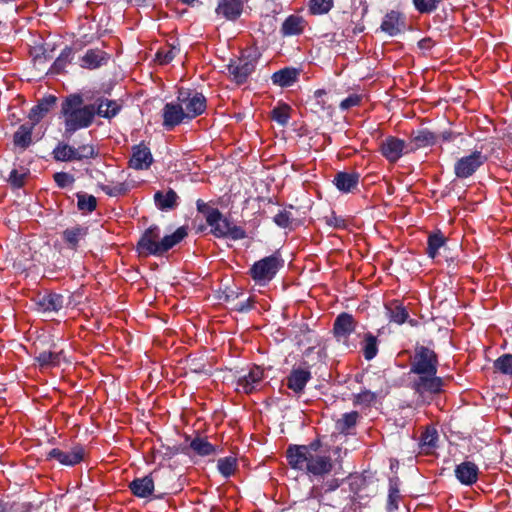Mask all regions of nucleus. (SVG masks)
Masks as SVG:
<instances>
[{
    "instance_id": "f257e3e1",
    "label": "nucleus",
    "mask_w": 512,
    "mask_h": 512,
    "mask_svg": "<svg viewBox=\"0 0 512 512\" xmlns=\"http://www.w3.org/2000/svg\"><path fill=\"white\" fill-rule=\"evenodd\" d=\"M287 462L292 469L302 471L310 477L322 479L310 490V497L322 501L324 495L337 490L341 481L329 477L335 470V463L328 451L322 449L321 442L314 440L308 445H290L286 451Z\"/></svg>"
},
{
    "instance_id": "f03ea898",
    "label": "nucleus",
    "mask_w": 512,
    "mask_h": 512,
    "mask_svg": "<svg viewBox=\"0 0 512 512\" xmlns=\"http://www.w3.org/2000/svg\"><path fill=\"white\" fill-rule=\"evenodd\" d=\"M61 114L64 117L63 136L70 139L73 134L88 128L95 118V104H84L80 94H70L61 103Z\"/></svg>"
},
{
    "instance_id": "7ed1b4c3",
    "label": "nucleus",
    "mask_w": 512,
    "mask_h": 512,
    "mask_svg": "<svg viewBox=\"0 0 512 512\" xmlns=\"http://www.w3.org/2000/svg\"><path fill=\"white\" fill-rule=\"evenodd\" d=\"M187 236L185 227H179L173 234L160 239L158 226L149 227L137 243V250L141 255L161 256L173 248Z\"/></svg>"
},
{
    "instance_id": "20e7f679",
    "label": "nucleus",
    "mask_w": 512,
    "mask_h": 512,
    "mask_svg": "<svg viewBox=\"0 0 512 512\" xmlns=\"http://www.w3.org/2000/svg\"><path fill=\"white\" fill-rule=\"evenodd\" d=\"M98 154V150L92 144H83L76 148L64 141H60L52 151L54 160L58 162L94 159Z\"/></svg>"
},
{
    "instance_id": "39448f33",
    "label": "nucleus",
    "mask_w": 512,
    "mask_h": 512,
    "mask_svg": "<svg viewBox=\"0 0 512 512\" xmlns=\"http://www.w3.org/2000/svg\"><path fill=\"white\" fill-rule=\"evenodd\" d=\"M258 56L254 49L248 48L241 51L240 56L231 60L228 69L232 81L237 85L245 83L248 77L254 72Z\"/></svg>"
},
{
    "instance_id": "423d86ee",
    "label": "nucleus",
    "mask_w": 512,
    "mask_h": 512,
    "mask_svg": "<svg viewBox=\"0 0 512 512\" xmlns=\"http://www.w3.org/2000/svg\"><path fill=\"white\" fill-rule=\"evenodd\" d=\"M282 265L283 260L275 253L255 262L250 269V275L255 282L265 285L275 277Z\"/></svg>"
},
{
    "instance_id": "0eeeda50",
    "label": "nucleus",
    "mask_w": 512,
    "mask_h": 512,
    "mask_svg": "<svg viewBox=\"0 0 512 512\" xmlns=\"http://www.w3.org/2000/svg\"><path fill=\"white\" fill-rule=\"evenodd\" d=\"M437 366L438 357L433 350L425 346L416 347L410 368L412 373L435 375Z\"/></svg>"
},
{
    "instance_id": "6e6552de",
    "label": "nucleus",
    "mask_w": 512,
    "mask_h": 512,
    "mask_svg": "<svg viewBox=\"0 0 512 512\" xmlns=\"http://www.w3.org/2000/svg\"><path fill=\"white\" fill-rule=\"evenodd\" d=\"M487 159V156L482 151H473L455 162L454 174L459 179L469 178L486 163Z\"/></svg>"
},
{
    "instance_id": "1a4fd4ad",
    "label": "nucleus",
    "mask_w": 512,
    "mask_h": 512,
    "mask_svg": "<svg viewBox=\"0 0 512 512\" xmlns=\"http://www.w3.org/2000/svg\"><path fill=\"white\" fill-rule=\"evenodd\" d=\"M381 155L389 162L396 163L404 154L409 152L408 145L403 139L388 136L379 145Z\"/></svg>"
},
{
    "instance_id": "9d476101",
    "label": "nucleus",
    "mask_w": 512,
    "mask_h": 512,
    "mask_svg": "<svg viewBox=\"0 0 512 512\" xmlns=\"http://www.w3.org/2000/svg\"><path fill=\"white\" fill-rule=\"evenodd\" d=\"M197 210L206 219L210 232L218 238L224 237V230L220 226L222 213L214 206L212 202L197 201Z\"/></svg>"
},
{
    "instance_id": "9b49d317",
    "label": "nucleus",
    "mask_w": 512,
    "mask_h": 512,
    "mask_svg": "<svg viewBox=\"0 0 512 512\" xmlns=\"http://www.w3.org/2000/svg\"><path fill=\"white\" fill-rule=\"evenodd\" d=\"M264 371L259 366L252 367L247 374L240 376L236 381L235 390L238 393L250 394L261 388Z\"/></svg>"
},
{
    "instance_id": "f8f14e48",
    "label": "nucleus",
    "mask_w": 512,
    "mask_h": 512,
    "mask_svg": "<svg viewBox=\"0 0 512 512\" xmlns=\"http://www.w3.org/2000/svg\"><path fill=\"white\" fill-rule=\"evenodd\" d=\"M178 100L183 106L186 118L192 119L202 114L206 108V99L202 94L195 93L191 96L190 93L180 91Z\"/></svg>"
},
{
    "instance_id": "ddd939ff",
    "label": "nucleus",
    "mask_w": 512,
    "mask_h": 512,
    "mask_svg": "<svg viewBox=\"0 0 512 512\" xmlns=\"http://www.w3.org/2000/svg\"><path fill=\"white\" fill-rule=\"evenodd\" d=\"M85 449L81 445L73 446L69 451L53 448L48 453V459H55L62 465L74 466L80 463L85 457Z\"/></svg>"
},
{
    "instance_id": "4468645a",
    "label": "nucleus",
    "mask_w": 512,
    "mask_h": 512,
    "mask_svg": "<svg viewBox=\"0 0 512 512\" xmlns=\"http://www.w3.org/2000/svg\"><path fill=\"white\" fill-rule=\"evenodd\" d=\"M444 380L440 377L430 374L418 375L413 382V389L421 396L426 394H439L442 391Z\"/></svg>"
},
{
    "instance_id": "2eb2a0df",
    "label": "nucleus",
    "mask_w": 512,
    "mask_h": 512,
    "mask_svg": "<svg viewBox=\"0 0 512 512\" xmlns=\"http://www.w3.org/2000/svg\"><path fill=\"white\" fill-rule=\"evenodd\" d=\"M357 322L351 314L341 313L339 314L333 325V332L335 337L340 339H347L351 333L355 331Z\"/></svg>"
},
{
    "instance_id": "dca6fc26",
    "label": "nucleus",
    "mask_w": 512,
    "mask_h": 512,
    "mask_svg": "<svg viewBox=\"0 0 512 512\" xmlns=\"http://www.w3.org/2000/svg\"><path fill=\"white\" fill-rule=\"evenodd\" d=\"M405 18L397 11L388 12L381 23V30L389 36H396L405 30Z\"/></svg>"
},
{
    "instance_id": "f3484780",
    "label": "nucleus",
    "mask_w": 512,
    "mask_h": 512,
    "mask_svg": "<svg viewBox=\"0 0 512 512\" xmlns=\"http://www.w3.org/2000/svg\"><path fill=\"white\" fill-rule=\"evenodd\" d=\"M454 472L457 480L466 486H471L476 483L479 476L478 466L470 461H465L457 465Z\"/></svg>"
},
{
    "instance_id": "a211bd4d",
    "label": "nucleus",
    "mask_w": 512,
    "mask_h": 512,
    "mask_svg": "<svg viewBox=\"0 0 512 512\" xmlns=\"http://www.w3.org/2000/svg\"><path fill=\"white\" fill-rule=\"evenodd\" d=\"M110 59V54L99 48L88 49L81 58V67L86 69H97L106 65Z\"/></svg>"
},
{
    "instance_id": "6ab92c4d",
    "label": "nucleus",
    "mask_w": 512,
    "mask_h": 512,
    "mask_svg": "<svg viewBox=\"0 0 512 512\" xmlns=\"http://www.w3.org/2000/svg\"><path fill=\"white\" fill-rule=\"evenodd\" d=\"M35 303L41 312H58L63 308L64 298L56 293L39 294L35 299Z\"/></svg>"
},
{
    "instance_id": "aec40b11",
    "label": "nucleus",
    "mask_w": 512,
    "mask_h": 512,
    "mask_svg": "<svg viewBox=\"0 0 512 512\" xmlns=\"http://www.w3.org/2000/svg\"><path fill=\"white\" fill-rule=\"evenodd\" d=\"M153 157L150 149L143 144L133 147L132 157L129 161L130 167L136 170H143L150 167Z\"/></svg>"
},
{
    "instance_id": "412c9836",
    "label": "nucleus",
    "mask_w": 512,
    "mask_h": 512,
    "mask_svg": "<svg viewBox=\"0 0 512 512\" xmlns=\"http://www.w3.org/2000/svg\"><path fill=\"white\" fill-rule=\"evenodd\" d=\"M154 474L155 472L141 478H135L129 484V488L133 495L139 498H147L151 496L154 491Z\"/></svg>"
},
{
    "instance_id": "4be33fe9",
    "label": "nucleus",
    "mask_w": 512,
    "mask_h": 512,
    "mask_svg": "<svg viewBox=\"0 0 512 512\" xmlns=\"http://www.w3.org/2000/svg\"><path fill=\"white\" fill-rule=\"evenodd\" d=\"M87 234V227L75 225L62 232V239L68 249L76 251L79 247L80 241L83 240Z\"/></svg>"
},
{
    "instance_id": "5701e85b",
    "label": "nucleus",
    "mask_w": 512,
    "mask_h": 512,
    "mask_svg": "<svg viewBox=\"0 0 512 512\" xmlns=\"http://www.w3.org/2000/svg\"><path fill=\"white\" fill-rule=\"evenodd\" d=\"M186 118L181 104L167 103L163 109V125L171 129Z\"/></svg>"
},
{
    "instance_id": "b1692460",
    "label": "nucleus",
    "mask_w": 512,
    "mask_h": 512,
    "mask_svg": "<svg viewBox=\"0 0 512 512\" xmlns=\"http://www.w3.org/2000/svg\"><path fill=\"white\" fill-rule=\"evenodd\" d=\"M311 379L310 371L302 368L293 369L286 379V385L295 393H301Z\"/></svg>"
},
{
    "instance_id": "393cba45",
    "label": "nucleus",
    "mask_w": 512,
    "mask_h": 512,
    "mask_svg": "<svg viewBox=\"0 0 512 512\" xmlns=\"http://www.w3.org/2000/svg\"><path fill=\"white\" fill-rule=\"evenodd\" d=\"M300 71L294 67H285L276 71L271 76V81L275 86L284 88L290 87L298 81Z\"/></svg>"
},
{
    "instance_id": "a878e982",
    "label": "nucleus",
    "mask_w": 512,
    "mask_h": 512,
    "mask_svg": "<svg viewBox=\"0 0 512 512\" xmlns=\"http://www.w3.org/2000/svg\"><path fill=\"white\" fill-rule=\"evenodd\" d=\"M93 104H95V115L107 119L115 117L121 110V105L116 100L105 97H98Z\"/></svg>"
},
{
    "instance_id": "bb28decb",
    "label": "nucleus",
    "mask_w": 512,
    "mask_h": 512,
    "mask_svg": "<svg viewBox=\"0 0 512 512\" xmlns=\"http://www.w3.org/2000/svg\"><path fill=\"white\" fill-rule=\"evenodd\" d=\"M57 98L54 95H49L41 99L29 112V119L33 124H37L42 120L48 112L55 105Z\"/></svg>"
},
{
    "instance_id": "cd10ccee",
    "label": "nucleus",
    "mask_w": 512,
    "mask_h": 512,
    "mask_svg": "<svg viewBox=\"0 0 512 512\" xmlns=\"http://www.w3.org/2000/svg\"><path fill=\"white\" fill-rule=\"evenodd\" d=\"M333 183L339 191L349 193L357 187L359 183V174L338 172L334 177Z\"/></svg>"
},
{
    "instance_id": "c85d7f7f",
    "label": "nucleus",
    "mask_w": 512,
    "mask_h": 512,
    "mask_svg": "<svg viewBox=\"0 0 512 512\" xmlns=\"http://www.w3.org/2000/svg\"><path fill=\"white\" fill-rule=\"evenodd\" d=\"M305 24L303 17L290 15L283 22L281 32L284 36L299 35L304 31Z\"/></svg>"
},
{
    "instance_id": "c756f323",
    "label": "nucleus",
    "mask_w": 512,
    "mask_h": 512,
    "mask_svg": "<svg viewBox=\"0 0 512 512\" xmlns=\"http://www.w3.org/2000/svg\"><path fill=\"white\" fill-rule=\"evenodd\" d=\"M35 124H22L13 135L15 146L26 149L32 143V131Z\"/></svg>"
},
{
    "instance_id": "7c9ffc66",
    "label": "nucleus",
    "mask_w": 512,
    "mask_h": 512,
    "mask_svg": "<svg viewBox=\"0 0 512 512\" xmlns=\"http://www.w3.org/2000/svg\"><path fill=\"white\" fill-rule=\"evenodd\" d=\"M447 238L442 232L438 231L428 236L427 241V255L435 259L439 255V250L446 245Z\"/></svg>"
},
{
    "instance_id": "2f4dec72",
    "label": "nucleus",
    "mask_w": 512,
    "mask_h": 512,
    "mask_svg": "<svg viewBox=\"0 0 512 512\" xmlns=\"http://www.w3.org/2000/svg\"><path fill=\"white\" fill-rule=\"evenodd\" d=\"M438 441V432L435 427L428 426L421 433L419 445L425 453H430L436 446Z\"/></svg>"
},
{
    "instance_id": "473e14b6",
    "label": "nucleus",
    "mask_w": 512,
    "mask_h": 512,
    "mask_svg": "<svg viewBox=\"0 0 512 512\" xmlns=\"http://www.w3.org/2000/svg\"><path fill=\"white\" fill-rule=\"evenodd\" d=\"M378 338L372 333H365L361 342L363 356L367 361L372 360L378 353Z\"/></svg>"
},
{
    "instance_id": "72a5a7b5",
    "label": "nucleus",
    "mask_w": 512,
    "mask_h": 512,
    "mask_svg": "<svg viewBox=\"0 0 512 512\" xmlns=\"http://www.w3.org/2000/svg\"><path fill=\"white\" fill-rule=\"evenodd\" d=\"M385 307L388 311L390 320L397 324H403L409 316L406 308L397 300L386 304Z\"/></svg>"
},
{
    "instance_id": "f704fd0d",
    "label": "nucleus",
    "mask_w": 512,
    "mask_h": 512,
    "mask_svg": "<svg viewBox=\"0 0 512 512\" xmlns=\"http://www.w3.org/2000/svg\"><path fill=\"white\" fill-rule=\"evenodd\" d=\"M178 196L176 192L170 189L168 192L163 193L158 191L154 195V200L157 207L161 210L173 209L177 205Z\"/></svg>"
},
{
    "instance_id": "c9c22d12",
    "label": "nucleus",
    "mask_w": 512,
    "mask_h": 512,
    "mask_svg": "<svg viewBox=\"0 0 512 512\" xmlns=\"http://www.w3.org/2000/svg\"><path fill=\"white\" fill-rule=\"evenodd\" d=\"M188 448L199 456H208L214 452V446L199 436L190 440Z\"/></svg>"
},
{
    "instance_id": "e433bc0d",
    "label": "nucleus",
    "mask_w": 512,
    "mask_h": 512,
    "mask_svg": "<svg viewBox=\"0 0 512 512\" xmlns=\"http://www.w3.org/2000/svg\"><path fill=\"white\" fill-rule=\"evenodd\" d=\"M359 414L356 411L345 413L336 422V428L340 433L348 434L349 430L353 428L358 421Z\"/></svg>"
},
{
    "instance_id": "4c0bfd02",
    "label": "nucleus",
    "mask_w": 512,
    "mask_h": 512,
    "mask_svg": "<svg viewBox=\"0 0 512 512\" xmlns=\"http://www.w3.org/2000/svg\"><path fill=\"white\" fill-rule=\"evenodd\" d=\"M77 197V207L83 213H91L97 207V199L93 195H88L86 193L78 192L76 194Z\"/></svg>"
},
{
    "instance_id": "58836bf2",
    "label": "nucleus",
    "mask_w": 512,
    "mask_h": 512,
    "mask_svg": "<svg viewBox=\"0 0 512 512\" xmlns=\"http://www.w3.org/2000/svg\"><path fill=\"white\" fill-rule=\"evenodd\" d=\"M271 117L280 125H286L291 117V107L288 104L282 103L273 108Z\"/></svg>"
},
{
    "instance_id": "ea45409f",
    "label": "nucleus",
    "mask_w": 512,
    "mask_h": 512,
    "mask_svg": "<svg viewBox=\"0 0 512 512\" xmlns=\"http://www.w3.org/2000/svg\"><path fill=\"white\" fill-rule=\"evenodd\" d=\"M98 186L102 191L111 197L125 195L129 191V186L125 182L99 184Z\"/></svg>"
},
{
    "instance_id": "a19ab883",
    "label": "nucleus",
    "mask_w": 512,
    "mask_h": 512,
    "mask_svg": "<svg viewBox=\"0 0 512 512\" xmlns=\"http://www.w3.org/2000/svg\"><path fill=\"white\" fill-rule=\"evenodd\" d=\"M334 5V0H310L309 12L312 15H323L328 13Z\"/></svg>"
},
{
    "instance_id": "79ce46f5",
    "label": "nucleus",
    "mask_w": 512,
    "mask_h": 512,
    "mask_svg": "<svg viewBox=\"0 0 512 512\" xmlns=\"http://www.w3.org/2000/svg\"><path fill=\"white\" fill-rule=\"evenodd\" d=\"M61 356L62 352L43 351L36 359L41 367L57 366L60 363Z\"/></svg>"
},
{
    "instance_id": "37998d69",
    "label": "nucleus",
    "mask_w": 512,
    "mask_h": 512,
    "mask_svg": "<svg viewBox=\"0 0 512 512\" xmlns=\"http://www.w3.org/2000/svg\"><path fill=\"white\" fill-rule=\"evenodd\" d=\"M244 0H226V19L236 20L243 12Z\"/></svg>"
},
{
    "instance_id": "c03bdc74",
    "label": "nucleus",
    "mask_w": 512,
    "mask_h": 512,
    "mask_svg": "<svg viewBox=\"0 0 512 512\" xmlns=\"http://www.w3.org/2000/svg\"><path fill=\"white\" fill-rule=\"evenodd\" d=\"M497 372L512 376V354H504L494 361Z\"/></svg>"
},
{
    "instance_id": "a18cd8bd",
    "label": "nucleus",
    "mask_w": 512,
    "mask_h": 512,
    "mask_svg": "<svg viewBox=\"0 0 512 512\" xmlns=\"http://www.w3.org/2000/svg\"><path fill=\"white\" fill-rule=\"evenodd\" d=\"M73 50L70 47H66L62 50L61 54L56 58L53 63L52 69L55 73H61L66 65L71 61Z\"/></svg>"
},
{
    "instance_id": "49530a36",
    "label": "nucleus",
    "mask_w": 512,
    "mask_h": 512,
    "mask_svg": "<svg viewBox=\"0 0 512 512\" xmlns=\"http://www.w3.org/2000/svg\"><path fill=\"white\" fill-rule=\"evenodd\" d=\"M400 500V491L396 483H390L389 494L387 500V510L394 512L398 509V502Z\"/></svg>"
},
{
    "instance_id": "de8ad7c7",
    "label": "nucleus",
    "mask_w": 512,
    "mask_h": 512,
    "mask_svg": "<svg viewBox=\"0 0 512 512\" xmlns=\"http://www.w3.org/2000/svg\"><path fill=\"white\" fill-rule=\"evenodd\" d=\"M27 176H28V171L26 169H22L21 171H19L17 169H13L10 172L8 182L14 188H21L24 186Z\"/></svg>"
},
{
    "instance_id": "09e8293b",
    "label": "nucleus",
    "mask_w": 512,
    "mask_h": 512,
    "mask_svg": "<svg viewBox=\"0 0 512 512\" xmlns=\"http://www.w3.org/2000/svg\"><path fill=\"white\" fill-rule=\"evenodd\" d=\"M416 148L426 147L432 145L435 142V136L433 133L422 130L413 138Z\"/></svg>"
},
{
    "instance_id": "8fccbe9b",
    "label": "nucleus",
    "mask_w": 512,
    "mask_h": 512,
    "mask_svg": "<svg viewBox=\"0 0 512 512\" xmlns=\"http://www.w3.org/2000/svg\"><path fill=\"white\" fill-rule=\"evenodd\" d=\"M179 52V49H176V47L171 46L168 49H161L157 52L156 57L160 64H168L170 63L176 56V54Z\"/></svg>"
},
{
    "instance_id": "3c124183",
    "label": "nucleus",
    "mask_w": 512,
    "mask_h": 512,
    "mask_svg": "<svg viewBox=\"0 0 512 512\" xmlns=\"http://www.w3.org/2000/svg\"><path fill=\"white\" fill-rule=\"evenodd\" d=\"M246 237V231L240 226H236L226 221V238L240 240Z\"/></svg>"
},
{
    "instance_id": "603ef678",
    "label": "nucleus",
    "mask_w": 512,
    "mask_h": 512,
    "mask_svg": "<svg viewBox=\"0 0 512 512\" xmlns=\"http://www.w3.org/2000/svg\"><path fill=\"white\" fill-rule=\"evenodd\" d=\"M376 399V394L371 392L370 390H363L358 394L354 395V404L355 405H370Z\"/></svg>"
},
{
    "instance_id": "864d4df0",
    "label": "nucleus",
    "mask_w": 512,
    "mask_h": 512,
    "mask_svg": "<svg viewBox=\"0 0 512 512\" xmlns=\"http://www.w3.org/2000/svg\"><path fill=\"white\" fill-rule=\"evenodd\" d=\"M415 8L420 13H430L437 8V0H413Z\"/></svg>"
},
{
    "instance_id": "5fc2aeb1",
    "label": "nucleus",
    "mask_w": 512,
    "mask_h": 512,
    "mask_svg": "<svg viewBox=\"0 0 512 512\" xmlns=\"http://www.w3.org/2000/svg\"><path fill=\"white\" fill-rule=\"evenodd\" d=\"M53 179H54L55 183L60 188H65V187L73 184L74 181H75L73 175H71L69 173H66V172H57V173H55L53 175Z\"/></svg>"
},
{
    "instance_id": "6e6d98bb",
    "label": "nucleus",
    "mask_w": 512,
    "mask_h": 512,
    "mask_svg": "<svg viewBox=\"0 0 512 512\" xmlns=\"http://www.w3.org/2000/svg\"><path fill=\"white\" fill-rule=\"evenodd\" d=\"M325 221L327 225L336 228V229H345L347 227V221L335 214V212H331L330 215L325 217Z\"/></svg>"
},
{
    "instance_id": "4d7b16f0",
    "label": "nucleus",
    "mask_w": 512,
    "mask_h": 512,
    "mask_svg": "<svg viewBox=\"0 0 512 512\" xmlns=\"http://www.w3.org/2000/svg\"><path fill=\"white\" fill-rule=\"evenodd\" d=\"M361 101H362V97L360 95L352 94L341 101L340 108L342 110H348L352 107L359 106Z\"/></svg>"
},
{
    "instance_id": "13d9d810",
    "label": "nucleus",
    "mask_w": 512,
    "mask_h": 512,
    "mask_svg": "<svg viewBox=\"0 0 512 512\" xmlns=\"http://www.w3.org/2000/svg\"><path fill=\"white\" fill-rule=\"evenodd\" d=\"M274 222L282 228H286L290 225L291 217L290 213L287 211H280L278 214L274 216Z\"/></svg>"
},
{
    "instance_id": "bf43d9fd",
    "label": "nucleus",
    "mask_w": 512,
    "mask_h": 512,
    "mask_svg": "<svg viewBox=\"0 0 512 512\" xmlns=\"http://www.w3.org/2000/svg\"><path fill=\"white\" fill-rule=\"evenodd\" d=\"M237 459L234 456L226 457V477L232 475L236 471Z\"/></svg>"
},
{
    "instance_id": "052dcab7",
    "label": "nucleus",
    "mask_w": 512,
    "mask_h": 512,
    "mask_svg": "<svg viewBox=\"0 0 512 512\" xmlns=\"http://www.w3.org/2000/svg\"><path fill=\"white\" fill-rule=\"evenodd\" d=\"M326 95V91L324 89H318L314 92V98L317 101V104L324 109L325 102L323 97Z\"/></svg>"
},
{
    "instance_id": "680f3d73",
    "label": "nucleus",
    "mask_w": 512,
    "mask_h": 512,
    "mask_svg": "<svg viewBox=\"0 0 512 512\" xmlns=\"http://www.w3.org/2000/svg\"><path fill=\"white\" fill-rule=\"evenodd\" d=\"M421 49H430L433 45L432 40L430 38H424L418 43Z\"/></svg>"
},
{
    "instance_id": "e2e57ef3",
    "label": "nucleus",
    "mask_w": 512,
    "mask_h": 512,
    "mask_svg": "<svg viewBox=\"0 0 512 512\" xmlns=\"http://www.w3.org/2000/svg\"><path fill=\"white\" fill-rule=\"evenodd\" d=\"M222 11L224 12V0H219L216 12L220 15Z\"/></svg>"
},
{
    "instance_id": "0e129e2a",
    "label": "nucleus",
    "mask_w": 512,
    "mask_h": 512,
    "mask_svg": "<svg viewBox=\"0 0 512 512\" xmlns=\"http://www.w3.org/2000/svg\"><path fill=\"white\" fill-rule=\"evenodd\" d=\"M217 467H218L219 471L221 472V474L224 475V459H218Z\"/></svg>"
},
{
    "instance_id": "69168bd1",
    "label": "nucleus",
    "mask_w": 512,
    "mask_h": 512,
    "mask_svg": "<svg viewBox=\"0 0 512 512\" xmlns=\"http://www.w3.org/2000/svg\"><path fill=\"white\" fill-rule=\"evenodd\" d=\"M131 2H133L135 5L137 6H141L143 5L147 0H130Z\"/></svg>"
},
{
    "instance_id": "338daca9",
    "label": "nucleus",
    "mask_w": 512,
    "mask_h": 512,
    "mask_svg": "<svg viewBox=\"0 0 512 512\" xmlns=\"http://www.w3.org/2000/svg\"><path fill=\"white\" fill-rule=\"evenodd\" d=\"M211 512H223L222 509L218 506H213L211 508Z\"/></svg>"
},
{
    "instance_id": "774afa93",
    "label": "nucleus",
    "mask_w": 512,
    "mask_h": 512,
    "mask_svg": "<svg viewBox=\"0 0 512 512\" xmlns=\"http://www.w3.org/2000/svg\"><path fill=\"white\" fill-rule=\"evenodd\" d=\"M0 512H6V507L2 503H0Z\"/></svg>"
}]
</instances>
